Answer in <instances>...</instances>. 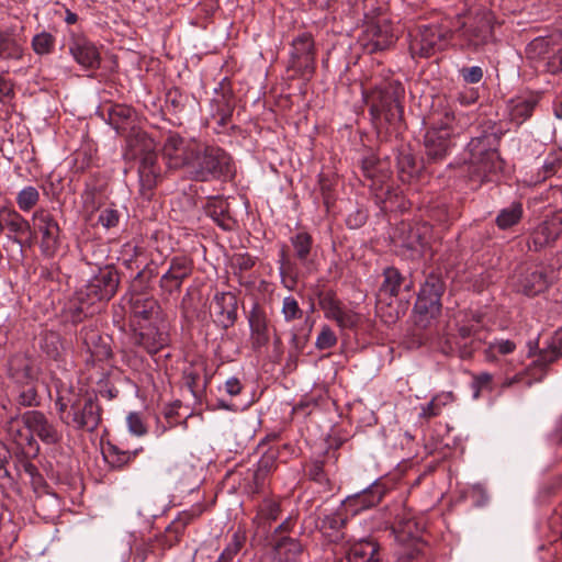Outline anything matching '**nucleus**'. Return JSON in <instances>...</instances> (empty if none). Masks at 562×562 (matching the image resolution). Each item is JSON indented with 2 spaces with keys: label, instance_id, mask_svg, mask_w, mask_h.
<instances>
[{
  "label": "nucleus",
  "instance_id": "1",
  "mask_svg": "<svg viewBox=\"0 0 562 562\" xmlns=\"http://www.w3.org/2000/svg\"><path fill=\"white\" fill-rule=\"evenodd\" d=\"M481 8H471L463 15H458L454 20L443 19L440 22L422 23L418 25V31L423 35H452L458 32L460 27L470 25V31L475 33L485 34L487 32H495L494 16L490 10L486 9L488 0H483Z\"/></svg>",
  "mask_w": 562,
  "mask_h": 562
},
{
  "label": "nucleus",
  "instance_id": "2",
  "mask_svg": "<svg viewBox=\"0 0 562 562\" xmlns=\"http://www.w3.org/2000/svg\"><path fill=\"white\" fill-rule=\"evenodd\" d=\"M235 173L232 157L217 146L199 144V153L191 164L189 175L196 181L228 179Z\"/></svg>",
  "mask_w": 562,
  "mask_h": 562
},
{
  "label": "nucleus",
  "instance_id": "3",
  "mask_svg": "<svg viewBox=\"0 0 562 562\" xmlns=\"http://www.w3.org/2000/svg\"><path fill=\"white\" fill-rule=\"evenodd\" d=\"M8 431L19 445L23 440L30 442L32 436L46 445H55L63 438L57 426L40 411H27L20 418L11 419Z\"/></svg>",
  "mask_w": 562,
  "mask_h": 562
},
{
  "label": "nucleus",
  "instance_id": "4",
  "mask_svg": "<svg viewBox=\"0 0 562 562\" xmlns=\"http://www.w3.org/2000/svg\"><path fill=\"white\" fill-rule=\"evenodd\" d=\"M56 407L61 422L75 429L93 431L101 419L100 407L92 397L60 395L56 400Z\"/></svg>",
  "mask_w": 562,
  "mask_h": 562
},
{
  "label": "nucleus",
  "instance_id": "5",
  "mask_svg": "<svg viewBox=\"0 0 562 562\" xmlns=\"http://www.w3.org/2000/svg\"><path fill=\"white\" fill-rule=\"evenodd\" d=\"M199 144L194 138L182 137L177 133H169L162 147V157L169 169H184L188 173L195 155L199 153Z\"/></svg>",
  "mask_w": 562,
  "mask_h": 562
},
{
  "label": "nucleus",
  "instance_id": "6",
  "mask_svg": "<svg viewBox=\"0 0 562 562\" xmlns=\"http://www.w3.org/2000/svg\"><path fill=\"white\" fill-rule=\"evenodd\" d=\"M453 115L445 113L443 117L427 130L424 136L425 151L429 160H440L446 157L451 146V135L453 134Z\"/></svg>",
  "mask_w": 562,
  "mask_h": 562
},
{
  "label": "nucleus",
  "instance_id": "7",
  "mask_svg": "<svg viewBox=\"0 0 562 562\" xmlns=\"http://www.w3.org/2000/svg\"><path fill=\"white\" fill-rule=\"evenodd\" d=\"M491 140V135H482L472 138L468 145L470 162L474 166L475 172L484 178L502 168V161L497 151L492 148Z\"/></svg>",
  "mask_w": 562,
  "mask_h": 562
},
{
  "label": "nucleus",
  "instance_id": "8",
  "mask_svg": "<svg viewBox=\"0 0 562 562\" xmlns=\"http://www.w3.org/2000/svg\"><path fill=\"white\" fill-rule=\"evenodd\" d=\"M35 231L41 234V250L46 256H53L59 246V225L54 216L45 211L38 210L32 217Z\"/></svg>",
  "mask_w": 562,
  "mask_h": 562
},
{
  "label": "nucleus",
  "instance_id": "9",
  "mask_svg": "<svg viewBox=\"0 0 562 562\" xmlns=\"http://www.w3.org/2000/svg\"><path fill=\"white\" fill-rule=\"evenodd\" d=\"M557 279V271L550 266H535L520 278L518 291L526 295L543 292Z\"/></svg>",
  "mask_w": 562,
  "mask_h": 562
},
{
  "label": "nucleus",
  "instance_id": "10",
  "mask_svg": "<svg viewBox=\"0 0 562 562\" xmlns=\"http://www.w3.org/2000/svg\"><path fill=\"white\" fill-rule=\"evenodd\" d=\"M442 294V284L436 278L428 279L419 291L415 310L417 313L435 317L440 312V296Z\"/></svg>",
  "mask_w": 562,
  "mask_h": 562
},
{
  "label": "nucleus",
  "instance_id": "11",
  "mask_svg": "<svg viewBox=\"0 0 562 562\" xmlns=\"http://www.w3.org/2000/svg\"><path fill=\"white\" fill-rule=\"evenodd\" d=\"M371 114L374 119L384 117L389 123L401 121L403 108L400 103L398 89L393 92L389 90L381 91L378 100L371 105Z\"/></svg>",
  "mask_w": 562,
  "mask_h": 562
},
{
  "label": "nucleus",
  "instance_id": "12",
  "mask_svg": "<svg viewBox=\"0 0 562 562\" xmlns=\"http://www.w3.org/2000/svg\"><path fill=\"white\" fill-rule=\"evenodd\" d=\"M138 175L142 190H151L159 176L157 155L154 150L151 140L145 142L144 148L139 153Z\"/></svg>",
  "mask_w": 562,
  "mask_h": 562
},
{
  "label": "nucleus",
  "instance_id": "13",
  "mask_svg": "<svg viewBox=\"0 0 562 562\" xmlns=\"http://www.w3.org/2000/svg\"><path fill=\"white\" fill-rule=\"evenodd\" d=\"M385 493L384 487L374 482L368 488L352 496H348L344 502V507L351 514H358L360 510L370 508L379 504Z\"/></svg>",
  "mask_w": 562,
  "mask_h": 562
},
{
  "label": "nucleus",
  "instance_id": "14",
  "mask_svg": "<svg viewBox=\"0 0 562 562\" xmlns=\"http://www.w3.org/2000/svg\"><path fill=\"white\" fill-rule=\"evenodd\" d=\"M192 266L191 261L186 257H176L171 260L170 267L160 279V286L172 293L181 288V284L186 278L191 274Z\"/></svg>",
  "mask_w": 562,
  "mask_h": 562
},
{
  "label": "nucleus",
  "instance_id": "15",
  "mask_svg": "<svg viewBox=\"0 0 562 562\" xmlns=\"http://www.w3.org/2000/svg\"><path fill=\"white\" fill-rule=\"evenodd\" d=\"M117 285V273L105 269L90 280L87 286L88 295H93L100 301H108L115 294Z\"/></svg>",
  "mask_w": 562,
  "mask_h": 562
},
{
  "label": "nucleus",
  "instance_id": "16",
  "mask_svg": "<svg viewBox=\"0 0 562 562\" xmlns=\"http://www.w3.org/2000/svg\"><path fill=\"white\" fill-rule=\"evenodd\" d=\"M423 530L424 526L411 513L403 510L396 516L393 531L397 541L403 543L415 541L422 537Z\"/></svg>",
  "mask_w": 562,
  "mask_h": 562
},
{
  "label": "nucleus",
  "instance_id": "17",
  "mask_svg": "<svg viewBox=\"0 0 562 562\" xmlns=\"http://www.w3.org/2000/svg\"><path fill=\"white\" fill-rule=\"evenodd\" d=\"M363 35H390L393 32L389 14L380 8H372L364 13Z\"/></svg>",
  "mask_w": 562,
  "mask_h": 562
},
{
  "label": "nucleus",
  "instance_id": "18",
  "mask_svg": "<svg viewBox=\"0 0 562 562\" xmlns=\"http://www.w3.org/2000/svg\"><path fill=\"white\" fill-rule=\"evenodd\" d=\"M348 562H381L379 544L373 539L353 542L347 553Z\"/></svg>",
  "mask_w": 562,
  "mask_h": 562
},
{
  "label": "nucleus",
  "instance_id": "19",
  "mask_svg": "<svg viewBox=\"0 0 562 562\" xmlns=\"http://www.w3.org/2000/svg\"><path fill=\"white\" fill-rule=\"evenodd\" d=\"M562 216H555L541 223L532 234V243L536 248L544 247L553 243L562 232Z\"/></svg>",
  "mask_w": 562,
  "mask_h": 562
},
{
  "label": "nucleus",
  "instance_id": "20",
  "mask_svg": "<svg viewBox=\"0 0 562 562\" xmlns=\"http://www.w3.org/2000/svg\"><path fill=\"white\" fill-rule=\"evenodd\" d=\"M131 312L133 316L138 319L139 327L140 322L154 323L159 315V305L153 297L135 296L131 301Z\"/></svg>",
  "mask_w": 562,
  "mask_h": 562
},
{
  "label": "nucleus",
  "instance_id": "21",
  "mask_svg": "<svg viewBox=\"0 0 562 562\" xmlns=\"http://www.w3.org/2000/svg\"><path fill=\"white\" fill-rule=\"evenodd\" d=\"M0 218L3 223V229L7 227L13 233L14 237H9L13 243L21 244L19 236L31 233L30 223L14 210L1 209Z\"/></svg>",
  "mask_w": 562,
  "mask_h": 562
},
{
  "label": "nucleus",
  "instance_id": "22",
  "mask_svg": "<svg viewBox=\"0 0 562 562\" xmlns=\"http://www.w3.org/2000/svg\"><path fill=\"white\" fill-rule=\"evenodd\" d=\"M249 326L251 330L252 344L256 347L265 346L269 341L268 319L262 310L255 306L249 314Z\"/></svg>",
  "mask_w": 562,
  "mask_h": 562
},
{
  "label": "nucleus",
  "instance_id": "23",
  "mask_svg": "<svg viewBox=\"0 0 562 562\" xmlns=\"http://www.w3.org/2000/svg\"><path fill=\"white\" fill-rule=\"evenodd\" d=\"M193 518L194 514L190 512L179 514L165 530L161 539L164 547L171 548L177 544L180 541L186 527L193 520Z\"/></svg>",
  "mask_w": 562,
  "mask_h": 562
},
{
  "label": "nucleus",
  "instance_id": "24",
  "mask_svg": "<svg viewBox=\"0 0 562 562\" xmlns=\"http://www.w3.org/2000/svg\"><path fill=\"white\" fill-rule=\"evenodd\" d=\"M325 315L327 318L335 321L342 329H351L356 327L360 321V316L357 313L345 308L335 302H330L328 304Z\"/></svg>",
  "mask_w": 562,
  "mask_h": 562
},
{
  "label": "nucleus",
  "instance_id": "25",
  "mask_svg": "<svg viewBox=\"0 0 562 562\" xmlns=\"http://www.w3.org/2000/svg\"><path fill=\"white\" fill-rule=\"evenodd\" d=\"M137 342L149 353H156L166 345L167 339L166 335L162 331H159L155 326H149L147 328L140 326Z\"/></svg>",
  "mask_w": 562,
  "mask_h": 562
},
{
  "label": "nucleus",
  "instance_id": "26",
  "mask_svg": "<svg viewBox=\"0 0 562 562\" xmlns=\"http://www.w3.org/2000/svg\"><path fill=\"white\" fill-rule=\"evenodd\" d=\"M456 400L451 391L436 394L431 401L420 406L419 417L425 419L434 418L441 414L442 409Z\"/></svg>",
  "mask_w": 562,
  "mask_h": 562
},
{
  "label": "nucleus",
  "instance_id": "27",
  "mask_svg": "<svg viewBox=\"0 0 562 562\" xmlns=\"http://www.w3.org/2000/svg\"><path fill=\"white\" fill-rule=\"evenodd\" d=\"M537 102L538 100L533 95L513 100L509 104L510 119L517 124H521L531 115Z\"/></svg>",
  "mask_w": 562,
  "mask_h": 562
},
{
  "label": "nucleus",
  "instance_id": "28",
  "mask_svg": "<svg viewBox=\"0 0 562 562\" xmlns=\"http://www.w3.org/2000/svg\"><path fill=\"white\" fill-rule=\"evenodd\" d=\"M302 552L301 543L294 539L284 538L276 546L279 562H297Z\"/></svg>",
  "mask_w": 562,
  "mask_h": 562
},
{
  "label": "nucleus",
  "instance_id": "29",
  "mask_svg": "<svg viewBox=\"0 0 562 562\" xmlns=\"http://www.w3.org/2000/svg\"><path fill=\"white\" fill-rule=\"evenodd\" d=\"M75 59L83 67H94L99 63V54L94 46L83 43L71 47Z\"/></svg>",
  "mask_w": 562,
  "mask_h": 562
},
{
  "label": "nucleus",
  "instance_id": "30",
  "mask_svg": "<svg viewBox=\"0 0 562 562\" xmlns=\"http://www.w3.org/2000/svg\"><path fill=\"white\" fill-rule=\"evenodd\" d=\"M522 216V206L520 203H513L503 209L496 217V224L502 229H507L517 224Z\"/></svg>",
  "mask_w": 562,
  "mask_h": 562
},
{
  "label": "nucleus",
  "instance_id": "31",
  "mask_svg": "<svg viewBox=\"0 0 562 562\" xmlns=\"http://www.w3.org/2000/svg\"><path fill=\"white\" fill-rule=\"evenodd\" d=\"M435 37H409L408 48L413 57H429L436 50Z\"/></svg>",
  "mask_w": 562,
  "mask_h": 562
},
{
  "label": "nucleus",
  "instance_id": "32",
  "mask_svg": "<svg viewBox=\"0 0 562 562\" xmlns=\"http://www.w3.org/2000/svg\"><path fill=\"white\" fill-rule=\"evenodd\" d=\"M165 471L172 482L183 483L193 474L194 468L184 461H171Z\"/></svg>",
  "mask_w": 562,
  "mask_h": 562
},
{
  "label": "nucleus",
  "instance_id": "33",
  "mask_svg": "<svg viewBox=\"0 0 562 562\" xmlns=\"http://www.w3.org/2000/svg\"><path fill=\"white\" fill-rule=\"evenodd\" d=\"M292 56L294 58H304V64L306 67L313 63V37H294L292 42Z\"/></svg>",
  "mask_w": 562,
  "mask_h": 562
},
{
  "label": "nucleus",
  "instance_id": "34",
  "mask_svg": "<svg viewBox=\"0 0 562 562\" xmlns=\"http://www.w3.org/2000/svg\"><path fill=\"white\" fill-rule=\"evenodd\" d=\"M402 278L395 268L384 270V281L380 288V296H396L401 286Z\"/></svg>",
  "mask_w": 562,
  "mask_h": 562
},
{
  "label": "nucleus",
  "instance_id": "35",
  "mask_svg": "<svg viewBox=\"0 0 562 562\" xmlns=\"http://www.w3.org/2000/svg\"><path fill=\"white\" fill-rule=\"evenodd\" d=\"M292 246L295 251V256L297 259L305 263L307 261V258L311 254L312 246H313V239L311 235L307 233H297L291 238Z\"/></svg>",
  "mask_w": 562,
  "mask_h": 562
},
{
  "label": "nucleus",
  "instance_id": "36",
  "mask_svg": "<svg viewBox=\"0 0 562 562\" xmlns=\"http://www.w3.org/2000/svg\"><path fill=\"white\" fill-rule=\"evenodd\" d=\"M40 199V193L34 187H25L23 188L16 196V203L19 207L26 212L30 211L33 206L36 205Z\"/></svg>",
  "mask_w": 562,
  "mask_h": 562
},
{
  "label": "nucleus",
  "instance_id": "37",
  "mask_svg": "<svg viewBox=\"0 0 562 562\" xmlns=\"http://www.w3.org/2000/svg\"><path fill=\"white\" fill-rule=\"evenodd\" d=\"M136 453L137 451H120L115 446H110L104 453V457L112 467L121 468L128 463L136 456Z\"/></svg>",
  "mask_w": 562,
  "mask_h": 562
},
{
  "label": "nucleus",
  "instance_id": "38",
  "mask_svg": "<svg viewBox=\"0 0 562 562\" xmlns=\"http://www.w3.org/2000/svg\"><path fill=\"white\" fill-rule=\"evenodd\" d=\"M281 313L286 323L302 318L303 311L297 301L292 296H285L282 301Z\"/></svg>",
  "mask_w": 562,
  "mask_h": 562
},
{
  "label": "nucleus",
  "instance_id": "39",
  "mask_svg": "<svg viewBox=\"0 0 562 562\" xmlns=\"http://www.w3.org/2000/svg\"><path fill=\"white\" fill-rule=\"evenodd\" d=\"M226 203L224 201H218V205H210L207 207V213L213 217V220L224 229H231L232 220L227 214Z\"/></svg>",
  "mask_w": 562,
  "mask_h": 562
},
{
  "label": "nucleus",
  "instance_id": "40",
  "mask_svg": "<svg viewBox=\"0 0 562 562\" xmlns=\"http://www.w3.org/2000/svg\"><path fill=\"white\" fill-rule=\"evenodd\" d=\"M244 542V537L235 532L232 540L226 546L224 551L221 553L215 562H232L237 553L240 551Z\"/></svg>",
  "mask_w": 562,
  "mask_h": 562
},
{
  "label": "nucleus",
  "instance_id": "41",
  "mask_svg": "<svg viewBox=\"0 0 562 562\" xmlns=\"http://www.w3.org/2000/svg\"><path fill=\"white\" fill-rule=\"evenodd\" d=\"M389 37H358L357 44H359L367 53H375L378 50L385 49L391 42L387 41Z\"/></svg>",
  "mask_w": 562,
  "mask_h": 562
},
{
  "label": "nucleus",
  "instance_id": "42",
  "mask_svg": "<svg viewBox=\"0 0 562 562\" xmlns=\"http://www.w3.org/2000/svg\"><path fill=\"white\" fill-rule=\"evenodd\" d=\"M272 465H273L272 458L265 457L259 461L258 469L254 474V481H255V485H256L255 492H258L262 487V485L265 483V479H266L267 474L270 472Z\"/></svg>",
  "mask_w": 562,
  "mask_h": 562
},
{
  "label": "nucleus",
  "instance_id": "43",
  "mask_svg": "<svg viewBox=\"0 0 562 562\" xmlns=\"http://www.w3.org/2000/svg\"><path fill=\"white\" fill-rule=\"evenodd\" d=\"M121 214L117 210L112 207L103 209L98 217V223L104 228L110 229L116 227L120 223Z\"/></svg>",
  "mask_w": 562,
  "mask_h": 562
},
{
  "label": "nucleus",
  "instance_id": "44",
  "mask_svg": "<svg viewBox=\"0 0 562 562\" xmlns=\"http://www.w3.org/2000/svg\"><path fill=\"white\" fill-rule=\"evenodd\" d=\"M279 504L272 499H266L259 507V517L261 519L272 521L279 516Z\"/></svg>",
  "mask_w": 562,
  "mask_h": 562
},
{
  "label": "nucleus",
  "instance_id": "45",
  "mask_svg": "<svg viewBox=\"0 0 562 562\" xmlns=\"http://www.w3.org/2000/svg\"><path fill=\"white\" fill-rule=\"evenodd\" d=\"M562 356V330L558 331L553 338V344L549 351L541 353V360L543 362H552Z\"/></svg>",
  "mask_w": 562,
  "mask_h": 562
},
{
  "label": "nucleus",
  "instance_id": "46",
  "mask_svg": "<svg viewBox=\"0 0 562 562\" xmlns=\"http://www.w3.org/2000/svg\"><path fill=\"white\" fill-rule=\"evenodd\" d=\"M337 338L334 331L327 326L323 327L319 335L317 336L316 347L321 350H325L335 346Z\"/></svg>",
  "mask_w": 562,
  "mask_h": 562
},
{
  "label": "nucleus",
  "instance_id": "47",
  "mask_svg": "<svg viewBox=\"0 0 562 562\" xmlns=\"http://www.w3.org/2000/svg\"><path fill=\"white\" fill-rule=\"evenodd\" d=\"M126 422H127L128 430L132 434H134L136 436H142L146 432L144 423L137 413H130Z\"/></svg>",
  "mask_w": 562,
  "mask_h": 562
},
{
  "label": "nucleus",
  "instance_id": "48",
  "mask_svg": "<svg viewBox=\"0 0 562 562\" xmlns=\"http://www.w3.org/2000/svg\"><path fill=\"white\" fill-rule=\"evenodd\" d=\"M460 74L467 83H477L483 78V70L479 66L462 68Z\"/></svg>",
  "mask_w": 562,
  "mask_h": 562
},
{
  "label": "nucleus",
  "instance_id": "49",
  "mask_svg": "<svg viewBox=\"0 0 562 562\" xmlns=\"http://www.w3.org/2000/svg\"><path fill=\"white\" fill-rule=\"evenodd\" d=\"M32 46L37 54H46L53 46V37H32Z\"/></svg>",
  "mask_w": 562,
  "mask_h": 562
},
{
  "label": "nucleus",
  "instance_id": "50",
  "mask_svg": "<svg viewBox=\"0 0 562 562\" xmlns=\"http://www.w3.org/2000/svg\"><path fill=\"white\" fill-rule=\"evenodd\" d=\"M345 524L342 515L339 513H335L328 515L323 520V527L329 529H340Z\"/></svg>",
  "mask_w": 562,
  "mask_h": 562
},
{
  "label": "nucleus",
  "instance_id": "51",
  "mask_svg": "<svg viewBox=\"0 0 562 562\" xmlns=\"http://www.w3.org/2000/svg\"><path fill=\"white\" fill-rule=\"evenodd\" d=\"M491 348L502 355H508L515 350L516 346L510 340H496Z\"/></svg>",
  "mask_w": 562,
  "mask_h": 562
},
{
  "label": "nucleus",
  "instance_id": "52",
  "mask_svg": "<svg viewBox=\"0 0 562 562\" xmlns=\"http://www.w3.org/2000/svg\"><path fill=\"white\" fill-rule=\"evenodd\" d=\"M13 85L0 75V102L13 97Z\"/></svg>",
  "mask_w": 562,
  "mask_h": 562
},
{
  "label": "nucleus",
  "instance_id": "53",
  "mask_svg": "<svg viewBox=\"0 0 562 562\" xmlns=\"http://www.w3.org/2000/svg\"><path fill=\"white\" fill-rule=\"evenodd\" d=\"M225 391L231 395L235 396L241 391V383L237 378H229L225 382Z\"/></svg>",
  "mask_w": 562,
  "mask_h": 562
},
{
  "label": "nucleus",
  "instance_id": "54",
  "mask_svg": "<svg viewBox=\"0 0 562 562\" xmlns=\"http://www.w3.org/2000/svg\"><path fill=\"white\" fill-rule=\"evenodd\" d=\"M36 401V392L33 389H29L21 394V404L25 406H32Z\"/></svg>",
  "mask_w": 562,
  "mask_h": 562
},
{
  "label": "nucleus",
  "instance_id": "55",
  "mask_svg": "<svg viewBox=\"0 0 562 562\" xmlns=\"http://www.w3.org/2000/svg\"><path fill=\"white\" fill-rule=\"evenodd\" d=\"M9 459V451L3 443H0V471L8 475L7 464Z\"/></svg>",
  "mask_w": 562,
  "mask_h": 562
},
{
  "label": "nucleus",
  "instance_id": "56",
  "mask_svg": "<svg viewBox=\"0 0 562 562\" xmlns=\"http://www.w3.org/2000/svg\"><path fill=\"white\" fill-rule=\"evenodd\" d=\"M492 381V375L487 372H482L475 376V384L477 387H484Z\"/></svg>",
  "mask_w": 562,
  "mask_h": 562
},
{
  "label": "nucleus",
  "instance_id": "57",
  "mask_svg": "<svg viewBox=\"0 0 562 562\" xmlns=\"http://www.w3.org/2000/svg\"><path fill=\"white\" fill-rule=\"evenodd\" d=\"M238 265L241 269H248L252 267L254 261L249 257H240L238 258Z\"/></svg>",
  "mask_w": 562,
  "mask_h": 562
},
{
  "label": "nucleus",
  "instance_id": "58",
  "mask_svg": "<svg viewBox=\"0 0 562 562\" xmlns=\"http://www.w3.org/2000/svg\"><path fill=\"white\" fill-rule=\"evenodd\" d=\"M473 329L471 327L462 326L459 329V334L462 338H469L472 335Z\"/></svg>",
  "mask_w": 562,
  "mask_h": 562
},
{
  "label": "nucleus",
  "instance_id": "59",
  "mask_svg": "<svg viewBox=\"0 0 562 562\" xmlns=\"http://www.w3.org/2000/svg\"><path fill=\"white\" fill-rule=\"evenodd\" d=\"M65 21L68 24H74L77 21V14H75V13H72L70 11H67Z\"/></svg>",
  "mask_w": 562,
  "mask_h": 562
},
{
  "label": "nucleus",
  "instance_id": "60",
  "mask_svg": "<svg viewBox=\"0 0 562 562\" xmlns=\"http://www.w3.org/2000/svg\"><path fill=\"white\" fill-rule=\"evenodd\" d=\"M24 378L29 379V378H32V370L31 368L29 367V363L25 362L23 364V374H22Z\"/></svg>",
  "mask_w": 562,
  "mask_h": 562
},
{
  "label": "nucleus",
  "instance_id": "61",
  "mask_svg": "<svg viewBox=\"0 0 562 562\" xmlns=\"http://www.w3.org/2000/svg\"><path fill=\"white\" fill-rule=\"evenodd\" d=\"M115 113L123 116H128L130 110L128 109H117L115 110Z\"/></svg>",
  "mask_w": 562,
  "mask_h": 562
},
{
  "label": "nucleus",
  "instance_id": "62",
  "mask_svg": "<svg viewBox=\"0 0 562 562\" xmlns=\"http://www.w3.org/2000/svg\"><path fill=\"white\" fill-rule=\"evenodd\" d=\"M543 167L546 168V171H547V172H553V170H554V164H553V162H551V164H547V162H546V164L543 165Z\"/></svg>",
  "mask_w": 562,
  "mask_h": 562
},
{
  "label": "nucleus",
  "instance_id": "63",
  "mask_svg": "<svg viewBox=\"0 0 562 562\" xmlns=\"http://www.w3.org/2000/svg\"><path fill=\"white\" fill-rule=\"evenodd\" d=\"M11 369L15 371V373H13V374L18 376V374H19V373H18L19 368H18V367H16V364H15V360L11 362Z\"/></svg>",
  "mask_w": 562,
  "mask_h": 562
},
{
  "label": "nucleus",
  "instance_id": "64",
  "mask_svg": "<svg viewBox=\"0 0 562 562\" xmlns=\"http://www.w3.org/2000/svg\"><path fill=\"white\" fill-rule=\"evenodd\" d=\"M289 521H284L282 525L279 526L280 529H289Z\"/></svg>",
  "mask_w": 562,
  "mask_h": 562
}]
</instances>
